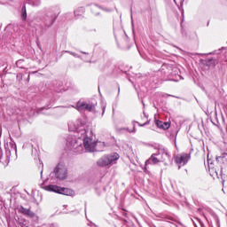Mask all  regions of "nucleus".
Returning <instances> with one entry per match:
<instances>
[{
	"instance_id": "nucleus-1",
	"label": "nucleus",
	"mask_w": 227,
	"mask_h": 227,
	"mask_svg": "<svg viewBox=\"0 0 227 227\" xmlns=\"http://www.w3.org/2000/svg\"><path fill=\"white\" fill-rule=\"evenodd\" d=\"M85 134L86 137L83 138L84 149L87 152H95V150H97V146H98V145H101V143L97 140V137H95V135L91 134V132L85 131Z\"/></svg>"
},
{
	"instance_id": "nucleus-2",
	"label": "nucleus",
	"mask_w": 227,
	"mask_h": 227,
	"mask_svg": "<svg viewBox=\"0 0 227 227\" xmlns=\"http://www.w3.org/2000/svg\"><path fill=\"white\" fill-rule=\"evenodd\" d=\"M44 191L50 192H56L57 194H63L64 196H75V192L70 188L58 186L56 184H48L43 187Z\"/></svg>"
},
{
	"instance_id": "nucleus-3",
	"label": "nucleus",
	"mask_w": 227,
	"mask_h": 227,
	"mask_svg": "<svg viewBox=\"0 0 227 227\" xmlns=\"http://www.w3.org/2000/svg\"><path fill=\"white\" fill-rule=\"evenodd\" d=\"M166 157H169V154L163 150H160L150 157L148 162L150 164H159V162L166 160Z\"/></svg>"
},
{
	"instance_id": "nucleus-4",
	"label": "nucleus",
	"mask_w": 227,
	"mask_h": 227,
	"mask_svg": "<svg viewBox=\"0 0 227 227\" xmlns=\"http://www.w3.org/2000/svg\"><path fill=\"white\" fill-rule=\"evenodd\" d=\"M118 159H120V155H118V153H114L109 156H104L98 161V164L99 166H111L116 164Z\"/></svg>"
},
{
	"instance_id": "nucleus-5",
	"label": "nucleus",
	"mask_w": 227,
	"mask_h": 227,
	"mask_svg": "<svg viewBox=\"0 0 227 227\" xmlns=\"http://www.w3.org/2000/svg\"><path fill=\"white\" fill-rule=\"evenodd\" d=\"M85 125H86V121H82L81 119L69 122L68 127L69 130H77L78 132H82L85 130Z\"/></svg>"
},
{
	"instance_id": "nucleus-6",
	"label": "nucleus",
	"mask_w": 227,
	"mask_h": 227,
	"mask_svg": "<svg viewBox=\"0 0 227 227\" xmlns=\"http://www.w3.org/2000/svg\"><path fill=\"white\" fill-rule=\"evenodd\" d=\"M55 176L59 180H65L67 178L68 173L67 171V167L63 164H59L55 170H54Z\"/></svg>"
},
{
	"instance_id": "nucleus-7",
	"label": "nucleus",
	"mask_w": 227,
	"mask_h": 227,
	"mask_svg": "<svg viewBox=\"0 0 227 227\" xmlns=\"http://www.w3.org/2000/svg\"><path fill=\"white\" fill-rule=\"evenodd\" d=\"M68 148H71L76 152V153H82L84 148L82 147V144L79 142V140H71L67 142Z\"/></svg>"
},
{
	"instance_id": "nucleus-8",
	"label": "nucleus",
	"mask_w": 227,
	"mask_h": 227,
	"mask_svg": "<svg viewBox=\"0 0 227 227\" xmlns=\"http://www.w3.org/2000/svg\"><path fill=\"white\" fill-rule=\"evenodd\" d=\"M189 159H191V155L182 153L176 157V162L179 168H182V166H185V164L189 162Z\"/></svg>"
},
{
	"instance_id": "nucleus-9",
	"label": "nucleus",
	"mask_w": 227,
	"mask_h": 227,
	"mask_svg": "<svg viewBox=\"0 0 227 227\" xmlns=\"http://www.w3.org/2000/svg\"><path fill=\"white\" fill-rule=\"evenodd\" d=\"M76 109H78V111H95V105L93 104H88V103H84L82 101H79L76 105Z\"/></svg>"
},
{
	"instance_id": "nucleus-10",
	"label": "nucleus",
	"mask_w": 227,
	"mask_h": 227,
	"mask_svg": "<svg viewBox=\"0 0 227 227\" xmlns=\"http://www.w3.org/2000/svg\"><path fill=\"white\" fill-rule=\"evenodd\" d=\"M19 212H20V214H24L25 215H29V217H35V213H33L22 207H19Z\"/></svg>"
},
{
	"instance_id": "nucleus-11",
	"label": "nucleus",
	"mask_w": 227,
	"mask_h": 227,
	"mask_svg": "<svg viewBox=\"0 0 227 227\" xmlns=\"http://www.w3.org/2000/svg\"><path fill=\"white\" fill-rule=\"evenodd\" d=\"M169 127H171V124L169 122H163L160 129H163V130H168Z\"/></svg>"
},
{
	"instance_id": "nucleus-12",
	"label": "nucleus",
	"mask_w": 227,
	"mask_h": 227,
	"mask_svg": "<svg viewBox=\"0 0 227 227\" xmlns=\"http://www.w3.org/2000/svg\"><path fill=\"white\" fill-rule=\"evenodd\" d=\"M68 52H69V54H71V56H74V58H81L82 59H84V61H88V59H84L82 56L77 55V53H74L72 51H68Z\"/></svg>"
},
{
	"instance_id": "nucleus-13",
	"label": "nucleus",
	"mask_w": 227,
	"mask_h": 227,
	"mask_svg": "<svg viewBox=\"0 0 227 227\" xmlns=\"http://www.w3.org/2000/svg\"><path fill=\"white\" fill-rule=\"evenodd\" d=\"M162 123H163V122L160 121H156V125H157V127H159V129H160Z\"/></svg>"
},
{
	"instance_id": "nucleus-14",
	"label": "nucleus",
	"mask_w": 227,
	"mask_h": 227,
	"mask_svg": "<svg viewBox=\"0 0 227 227\" xmlns=\"http://www.w3.org/2000/svg\"><path fill=\"white\" fill-rule=\"evenodd\" d=\"M22 17H23L24 20H26V18L27 17V14L26 13V11L23 12Z\"/></svg>"
},
{
	"instance_id": "nucleus-15",
	"label": "nucleus",
	"mask_w": 227,
	"mask_h": 227,
	"mask_svg": "<svg viewBox=\"0 0 227 227\" xmlns=\"http://www.w3.org/2000/svg\"><path fill=\"white\" fill-rule=\"evenodd\" d=\"M14 150H17V145L15 144H12Z\"/></svg>"
},
{
	"instance_id": "nucleus-16",
	"label": "nucleus",
	"mask_w": 227,
	"mask_h": 227,
	"mask_svg": "<svg viewBox=\"0 0 227 227\" xmlns=\"http://www.w3.org/2000/svg\"><path fill=\"white\" fill-rule=\"evenodd\" d=\"M84 54V56H88V54H86V53H83Z\"/></svg>"
},
{
	"instance_id": "nucleus-17",
	"label": "nucleus",
	"mask_w": 227,
	"mask_h": 227,
	"mask_svg": "<svg viewBox=\"0 0 227 227\" xmlns=\"http://www.w3.org/2000/svg\"><path fill=\"white\" fill-rule=\"evenodd\" d=\"M0 158H1V153H0Z\"/></svg>"
}]
</instances>
